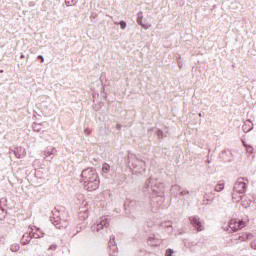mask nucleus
Returning <instances> with one entry per match:
<instances>
[{
  "label": "nucleus",
  "instance_id": "nucleus-29",
  "mask_svg": "<svg viewBox=\"0 0 256 256\" xmlns=\"http://www.w3.org/2000/svg\"><path fill=\"white\" fill-rule=\"evenodd\" d=\"M39 59L42 61V63H43V61H45V58H43V56H39Z\"/></svg>",
  "mask_w": 256,
  "mask_h": 256
},
{
  "label": "nucleus",
  "instance_id": "nucleus-20",
  "mask_svg": "<svg viewBox=\"0 0 256 256\" xmlns=\"http://www.w3.org/2000/svg\"><path fill=\"white\" fill-rule=\"evenodd\" d=\"M120 27H121V29H126L127 28V22L122 20L120 22Z\"/></svg>",
  "mask_w": 256,
  "mask_h": 256
},
{
  "label": "nucleus",
  "instance_id": "nucleus-4",
  "mask_svg": "<svg viewBox=\"0 0 256 256\" xmlns=\"http://www.w3.org/2000/svg\"><path fill=\"white\" fill-rule=\"evenodd\" d=\"M247 223V220L232 219L229 223V227L231 231L235 232L247 227Z\"/></svg>",
  "mask_w": 256,
  "mask_h": 256
},
{
  "label": "nucleus",
  "instance_id": "nucleus-26",
  "mask_svg": "<svg viewBox=\"0 0 256 256\" xmlns=\"http://www.w3.org/2000/svg\"><path fill=\"white\" fill-rule=\"evenodd\" d=\"M157 135H158V137H163V131L158 130V131H157Z\"/></svg>",
  "mask_w": 256,
  "mask_h": 256
},
{
  "label": "nucleus",
  "instance_id": "nucleus-7",
  "mask_svg": "<svg viewBox=\"0 0 256 256\" xmlns=\"http://www.w3.org/2000/svg\"><path fill=\"white\" fill-rule=\"evenodd\" d=\"M189 221L192 227L196 229V231L201 232L203 231V229H205V227H203V222H201V218H199L198 216H191L189 218Z\"/></svg>",
  "mask_w": 256,
  "mask_h": 256
},
{
  "label": "nucleus",
  "instance_id": "nucleus-15",
  "mask_svg": "<svg viewBox=\"0 0 256 256\" xmlns=\"http://www.w3.org/2000/svg\"><path fill=\"white\" fill-rule=\"evenodd\" d=\"M223 189H225V184L224 183H218L216 186H215V191L217 193L223 191Z\"/></svg>",
  "mask_w": 256,
  "mask_h": 256
},
{
  "label": "nucleus",
  "instance_id": "nucleus-22",
  "mask_svg": "<svg viewBox=\"0 0 256 256\" xmlns=\"http://www.w3.org/2000/svg\"><path fill=\"white\" fill-rule=\"evenodd\" d=\"M55 249H57V244H52V245L49 247V250H50V251H55Z\"/></svg>",
  "mask_w": 256,
  "mask_h": 256
},
{
  "label": "nucleus",
  "instance_id": "nucleus-14",
  "mask_svg": "<svg viewBox=\"0 0 256 256\" xmlns=\"http://www.w3.org/2000/svg\"><path fill=\"white\" fill-rule=\"evenodd\" d=\"M111 171V166L107 163H104L102 165V173H109Z\"/></svg>",
  "mask_w": 256,
  "mask_h": 256
},
{
  "label": "nucleus",
  "instance_id": "nucleus-17",
  "mask_svg": "<svg viewBox=\"0 0 256 256\" xmlns=\"http://www.w3.org/2000/svg\"><path fill=\"white\" fill-rule=\"evenodd\" d=\"M244 147H246L247 153H253V148L250 145H247L245 142H243Z\"/></svg>",
  "mask_w": 256,
  "mask_h": 256
},
{
  "label": "nucleus",
  "instance_id": "nucleus-2",
  "mask_svg": "<svg viewBox=\"0 0 256 256\" xmlns=\"http://www.w3.org/2000/svg\"><path fill=\"white\" fill-rule=\"evenodd\" d=\"M245 191H247V179L246 178H238L234 184L232 199L235 203H239L241 201V196L244 195Z\"/></svg>",
  "mask_w": 256,
  "mask_h": 256
},
{
  "label": "nucleus",
  "instance_id": "nucleus-12",
  "mask_svg": "<svg viewBox=\"0 0 256 256\" xmlns=\"http://www.w3.org/2000/svg\"><path fill=\"white\" fill-rule=\"evenodd\" d=\"M25 155L26 153L24 148H18L17 151H15V156L17 157V159H23Z\"/></svg>",
  "mask_w": 256,
  "mask_h": 256
},
{
  "label": "nucleus",
  "instance_id": "nucleus-27",
  "mask_svg": "<svg viewBox=\"0 0 256 256\" xmlns=\"http://www.w3.org/2000/svg\"><path fill=\"white\" fill-rule=\"evenodd\" d=\"M178 67H179V69H183V62L178 61Z\"/></svg>",
  "mask_w": 256,
  "mask_h": 256
},
{
  "label": "nucleus",
  "instance_id": "nucleus-9",
  "mask_svg": "<svg viewBox=\"0 0 256 256\" xmlns=\"http://www.w3.org/2000/svg\"><path fill=\"white\" fill-rule=\"evenodd\" d=\"M55 153H57V149L49 147L43 151V156L45 159H47V157H51V159H53V155H55Z\"/></svg>",
  "mask_w": 256,
  "mask_h": 256
},
{
  "label": "nucleus",
  "instance_id": "nucleus-6",
  "mask_svg": "<svg viewBox=\"0 0 256 256\" xmlns=\"http://www.w3.org/2000/svg\"><path fill=\"white\" fill-rule=\"evenodd\" d=\"M82 185L86 191H97L99 189V178L82 182Z\"/></svg>",
  "mask_w": 256,
  "mask_h": 256
},
{
  "label": "nucleus",
  "instance_id": "nucleus-13",
  "mask_svg": "<svg viewBox=\"0 0 256 256\" xmlns=\"http://www.w3.org/2000/svg\"><path fill=\"white\" fill-rule=\"evenodd\" d=\"M137 23H138V25H141V27H143V29H149L151 27L150 24H148V25L143 24V17H138Z\"/></svg>",
  "mask_w": 256,
  "mask_h": 256
},
{
  "label": "nucleus",
  "instance_id": "nucleus-10",
  "mask_svg": "<svg viewBox=\"0 0 256 256\" xmlns=\"http://www.w3.org/2000/svg\"><path fill=\"white\" fill-rule=\"evenodd\" d=\"M240 203L242 205V207H244L245 209L251 207V199H249V197L242 195L240 198Z\"/></svg>",
  "mask_w": 256,
  "mask_h": 256
},
{
  "label": "nucleus",
  "instance_id": "nucleus-1",
  "mask_svg": "<svg viewBox=\"0 0 256 256\" xmlns=\"http://www.w3.org/2000/svg\"><path fill=\"white\" fill-rule=\"evenodd\" d=\"M144 192L151 193L155 197H161L165 193V185L157 180L148 179L144 184Z\"/></svg>",
  "mask_w": 256,
  "mask_h": 256
},
{
  "label": "nucleus",
  "instance_id": "nucleus-31",
  "mask_svg": "<svg viewBox=\"0 0 256 256\" xmlns=\"http://www.w3.org/2000/svg\"><path fill=\"white\" fill-rule=\"evenodd\" d=\"M20 59H25V54H21Z\"/></svg>",
  "mask_w": 256,
  "mask_h": 256
},
{
  "label": "nucleus",
  "instance_id": "nucleus-33",
  "mask_svg": "<svg viewBox=\"0 0 256 256\" xmlns=\"http://www.w3.org/2000/svg\"><path fill=\"white\" fill-rule=\"evenodd\" d=\"M35 127L36 125L33 126L34 131H39V129H36Z\"/></svg>",
  "mask_w": 256,
  "mask_h": 256
},
{
  "label": "nucleus",
  "instance_id": "nucleus-8",
  "mask_svg": "<svg viewBox=\"0 0 256 256\" xmlns=\"http://www.w3.org/2000/svg\"><path fill=\"white\" fill-rule=\"evenodd\" d=\"M109 217L104 216L101 218L100 222L98 224H94L91 226L92 231H101L104 227H109Z\"/></svg>",
  "mask_w": 256,
  "mask_h": 256
},
{
  "label": "nucleus",
  "instance_id": "nucleus-16",
  "mask_svg": "<svg viewBox=\"0 0 256 256\" xmlns=\"http://www.w3.org/2000/svg\"><path fill=\"white\" fill-rule=\"evenodd\" d=\"M10 249L13 253H17V251L20 249V246L19 244H12Z\"/></svg>",
  "mask_w": 256,
  "mask_h": 256
},
{
  "label": "nucleus",
  "instance_id": "nucleus-11",
  "mask_svg": "<svg viewBox=\"0 0 256 256\" xmlns=\"http://www.w3.org/2000/svg\"><path fill=\"white\" fill-rule=\"evenodd\" d=\"M253 237H255V235H253V233H250V232H243L240 235V239L242 241H251V239H253Z\"/></svg>",
  "mask_w": 256,
  "mask_h": 256
},
{
  "label": "nucleus",
  "instance_id": "nucleus-34",
  "mask_svg": "<svg viewBox=\"0 0 256 256\" xmlns=\"http://www.w3.org/2000/svg\"><path fill=\"white\" fill-rule=\"evenodd\" d=\"M199 117H201V113H199Z\"/></svg>",
  "mask_w": 256,
  "mask_h": 256
},
{
  "label": "nucleus",
  "instance_id": "nucleus-19",
  "mask_svg": "<svg viewBox=\"0 0 256 256\" xmlns=\"http://www.w3.org/2000/svg\"><path fill=\"white\" fill-rule=\"evenodd\" d=\"M67 225H69V223H67V221H63L62 225L58 226V229H65V227H67Z\"/></svg>",
  "mask_w": 256,
  "mask_h": 256
},
{
  "label": "nucleus",
  "instance_id": "nucleus-21",
  "mask_svg": "<svg viewBox=\"0 0 256 256\" xmlns=\"http://www.w3.org/2000/svg\"><path fill=\"white\" fill-rule=\"evenodd\" d=\"M173 255V249L166 250L165 256H172Z\"/></svg>",
  "mask_w": 256,
  "mask_h": 256
},
{
  "label": "nucleus",
  "instance_id": "nucleus-25",
  "mask_svg": "<svg viewBox=\"0 0 256 256\" xmlns=\"http://www.w3.org/2000/svg\"><path fill=\"white\" fill-rule=\"evenodd\" d=\"M252 249H256V238L251 242Z\"/></svg>",
  "mask_w": 256,
  "mask_h": 256
},
{
  "label": "nucleus",
  "instance_id": "nucleus-23",
  "mask_svg": "<svg viewBox=\"0 0 256 256\" xmlns=\"http://www.w3.org/2000/svg\"><path fill=\"white\" fill-rule=\"evenodd\" d=\"M84 133H85V135H91V129L85 128Z\"/></svg>",
  "mask_w": 256,
  "mask_h": 256
},
{
  "label": "nucleus",
  "instance_id": "nucleus-24",
  "mask_svg": "<svg viewBox=\"0 0 256 256\" xmlns=\"http://www.w3.org/2000/svg\"><path fill=\"white\" fill-rule=\"evenodd\" d=\"M180 195H182V196L189 195V192H188V190H182L180 192Z\"/></svg>",
  "mask_w": 256,
  "mask_h": 256
},
{
  "label": "nucleus",
  "instance_id": "nucleus-28",
  "mask_svg": "<svg viewBox=\"0 0 256 256\" xmlns=\"http://www.w3.org/2000/svg\"><path fill=\"white\" fill-rule=\"evenodd\" d=\"M24 239H25V236H23L22 243H23V245H27V243H29V241H25Z\"/></svg>",
  "mask_w": 256,
  "mask_h": 256
},
{
  "label": "nucleus",
  "instance_id": "nucleus-30",
  "mask_svg": "<svg viewBox=\"0 0 256 256\" xmlns=\"http://www.w3.org/2000/svg\"><path fill=\"white\" fill-rule=\"evenodd\" d=\"M172 189H179V186H178V185H174V186L172 187Z\"/></svg>",
  "mask_w": 256,
  "mask_h": 256
},
{
  "label": "nucleus",
  "instance_id": "nucleus-18",
  "mask_svg": "<svg viewBox=\"0 0 256 256\" xmlns=\"http://www.w3.org/2000/svg\"><path fill=\"white\" fill-rule=\"evenodd\" d=\"M252 129H253V125L250 126L249 128H247V123H245V124L243 125V131H244V133H249V131H251Z\"/></svg>",
  "mask_w": 256,
  "mask_h": 256
},
{
  "label": "nucleus",
  "instance_id": "nucleus-5",
  "mask_svg": "<svg viewBox=\"0 0 256 256\" xmlns=\"http://www.w3.org/2000/svg\"><path fill=\"white\" fill-rule=\"evenodd\" d=\"M133 169H135V173L141 174L145 173L147 169V164L143 160L134 159L132 160Z\"/></svg>",
  "mask_w": 256,
  "mask_h": 256
},
{
  "label": "nucleus",
  "instance_id": "nucleus-32",
  "mask_svg": "<svg viewBox=\"0 0 256 256\" xmlns=\"http://www.w3.org/2000/svg\"><path fill=\"white\" fill-rule=\"evenodd\" d=\"M66 5H69L70 0H65Z\"/></svg>",
  "mask_w": 256,
  "mask_h": 256
},
{
  "label": "nucleus",
  "instance_id": "nucleus-3",
  "mask_svg": "<svg viewBox=\"0 0 256 256\" xmlns=\"http://www.w3.org/2000/svg\"><path fill=\"white\" fill-rule=\"evenodd\" d=\"M95 179H99V175L97 174V170L95 168H87L81 173V183L94 181Z\"/></svg>",
  "mask_w": 256,
  "mask_h": 256
}]
</instances>
